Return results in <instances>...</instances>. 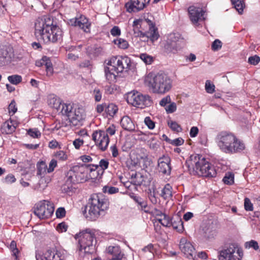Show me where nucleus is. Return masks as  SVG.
<instances>
[{
	"label": "nucleus",
	"instance_id": "obj_12",
	"mask_svg": "<svg viewBox=\"0 0 260 260\" xmlns=\"http://www.w3.org/2000/svg\"><path fill=\"white\" fill-rule=\"evenodd\" d=\"M92 138L96 145L101 150L105 151L107 149L109 143V138L105 131H95L92 133Z\"/></svg>",
	"mask_w": 260,
	"mask_h": 260
},
{
	"label": "nucleus",
	"instance_id": "obj_38",
	"mask_svg": "<svg viewBox=\"0 0 260 260\" xmlns=\"http://www.w3.org/2000/svg\"><path fill=\"white\" fill-rule=\"evenodd\" d=\"M27 134L33 138H40L41 136V132L36 128L28 129Z\"/></svg>",
	"mask_w": 260,
	"mask_h": 260
},
{
	"label": "nucleus",
	"instance_id": "obj_58",
	"mask_svg": "<svg viewBox=\"0 0 260 260\" xmlns=\"http://www.w3.org/2000/svg\"><path fill=\"white\" fill-rule=\"evenodd\" d=\"M134 201L138 204L141 208H145L146 205V202L140 198L139 197L135 196L134 197Z\"/></svg>",
	"mask_w": 260,
	"mask_h": 260
},
{
	"label": "nucleus",
	"instance_id": "obj_8",
	"mask_svg": "<svg viewBox=\"0 0 260 260\" xmlns=\"http://www.w3.org/2000/svg\"><path fill=\"white\" fill-rule=\"evenodd\" d=\"M242 250L236 245L230 244L229 247L218 252V260H241L243 257Z\"/></svg>",
	"mask_w": 260,
	"mask_h": 260
},
{
	"label": "nucleus",
	"instance_id": "obj_11",
	"mask_svg": "<svg viewBox=\"0 0 260 260\" xmlns=\"http://www.w3.org/2000/svg\"><path fill=\"white\" fill-rule=\"evenodd\" d=\"M184 44V39L180 34L172 33L168 37L165 49L167 53H176Z\"/></svg>",
	"mask_w": 260,
	"mask_h": 260
},
{
	"label": "nucleus",
	"instance_id": "obj_17",
	"mask_svg": "<svg viewBox=\"0 0 260 260\" xmlns=\"http://www.w3.org/2000/svg\"><path fill=\"white\" fill-rule=\"evenodd\" d=\"M37 260H62L60 252L56 248H52L47 250L42 256L36 254Z\"/></svg>",
	"mask_w": 260,
	"mask_h": 260
},
{
	"label": "nucleus",
	"instance_id": "obj_36",
	"mask_svg": "<svg viewBox=\"0 0 260 260\" xmlns=\"http://www.w3.org/2000/svg\"><path fill=\"white\" fill-rule=\"evenodd\" d=\"M102 91L99 88H95L92 93V96L96 102H99L102 100Z\"/></svg>",
	"mask_w": 260,
	"mask_h": 260
},
{
	"label": "nucleus",
	"instance_id": "obj_4",
	"mask_svg": "<svg viewBox=\"0 0 260 260\" xmlns=\"http://www.w3.org/2000/svg\"><path fill=\"white\" fill-rule=\"evenodd\" d=\"M216 143L220 149L226 153L241 152L245 148L244 143L235 135L221 132L216 137Z\"/></svg>",
	"mask_w": 260,
	"mask_h": 260
},
{
	"label": "nucleus",
	"instance_id": "obj_25",
	"mask_svg": "<svg viewBox=\"0 0 260 260\" xmlns=\"http://www.w3.org/2000/svg\"><path fill=\"white\" fill-rule=\"evenodd\" d=\"M122 127L127 131H133L135 129V126L132 119L128 116H124L120 122Z\"/></svg>",
	"mask_w": 260,
	"mask_h": 260
},
{
	"label": "nucleus",
	"instance_id": "obj_49",
	"mask_svg": "<svg viewBox=\"0 0 260 260\" xmlns=\"http://www.w3.org/2000/svg\"><path fill=\"white\" fill-rule=\"evenodd\" d=\"M84 143V141L82 139L77 138L73 141V144L76 149L79 150L83 145Z\"/></svg>",
	"mask_w": 260,
	"mask_h": 260
},
{
	"label": "nucleus",
	"instance_id": "obj_29",
	"mask_svg": "<svg viewBox=\"0 0 260 260\" xmlns=\"http://www.w3.org/2000/svg\"><path fill=\"white\" fill-rule=\"evenodd\" d=\"M161 197L165 200H169L172 197V187L168 183L161 190Z\"/></svg>",
	"mask_w": 260,
	"mask_h": 260
},
{
	"label": "nucleus",
	"instance_id": "obj_16",
	"mask_svg": "<svg viewBox=\"0 0 260 260\" xmlns=\"http://www.w3.org/2000/svg\"><path fill=\"white\" fill-rule=\"evenodd\" d=\"M171 158L168 155H163L157 161V169L163 174L169 175L171 171Z\"/></svg>",
	"mask_w": 260,
	"mask_h": 260
},
{
	"label": "nucleus",
	"instance_id": "obj_21",
	"mask_svg": "<svg viewBox=\"0 0 260 260\" xmlns=\"http://www.w3.org/2000/svg\"><path fill=\"white\" fill-rule=\"evenodd\" d=\"M64 180L63 190L67 192L71 191L72 189L73 185L77 183L72 169L67 172Z\"/></svg>",
	"mask_w": 260,
	"mask_h": 260
},
{
	"label": "nucleus",
	"instance_id": "obj_26",
	"mask_svg": "<svg viewBox=\"0 0 260 260\" xmlns=\"http://www.w3.org/2000/svg\"><path fill=\"white\" fill-rule=\"evenodd\" d=\"M47 102L51 107L57 110L60 109L62 105L60 99L54 94H51L48 96Z\"/></svg>",
	"mask_w": 260,
	"mask_h": 260
},
{
	"label": "nucleus",
	"instance_id": "obj_57",
	"mask_svg": "<svg viewBox=\"0 0 260 260\" xmlns=\"http://www.w3.org/2000/svg\"><path fill=\"white\" fill-rule=\"evenodd\" d=\"M260 61V58L257 55L252 56L249 57L248 62L253 65H256Z\"/></svg>",
	"mask_w": 260,
	"mask_h": 260
},
{
	"label": "nucleus",
	"instance_id": "obj_32",
	"mask_svg": "<svg viewBox=\"0 0 260 260\" xmlns=\"http://www.w3.org/2000/svg\"><path fill=\"white\" fill-rule=\"evenodd\" d=\"M118 108L117 106L113 104H107L106 109V114L107 115H109L110 117H113L115 114L117 112Z\"/></svg>",
	"mask_w": 260,
	"mask_h": 260
},
{
	"label": "nucleus",
	"instance_id": "obj_3",
	"mask_svg": "<svg viewBox=\"0 0 260 260\" xmlns=\"http://www.w3.org/2000/svg\"><path fill=\"white\" fill-rule=\"evenodd\" d=\"M109 205L108 200L102 193L93 194L85 207L83 214L88 220H95L100 216L101 211L108 209Z\"/></svg>",
	"mask_w": 260,
	"mask_h": 260
},
{
	"label": "nucleus",
	"instance_id": "obj_63",
	"mask_svg": "<svg viewBox=\"0 0 260 260\" xmlns=\"http://www.w3.org/2000/svg\"><path fill=\"white\" fill-rule=\"evenodd\" d=\"M67 229L68 225L64 222L59 223L56 227V230L59 232H66Z\"/></svg>",
	"mask_w": 260,
	"mask_h": 260
},
{
	"label": "nucleus",
	"instance_id": "obj_35",
	"mask_svg": "<svg viewBox=\"0 0 260 260\" xmlns=\"http://www.w3.org/2000/svg\"><path fill=\"white\" fill-rule=\"evenodd\" d=\"M114 43L118 46V47L122 49H127L129 46L127 41L123 39H118L114 40Z\"/></svg>",
	"mask_w": 260,
	"mask_h": 260
},
{
	"label": "nucleus",
	"instance_id": "obj_61",
	"mask_svg": "<svg viewBox=\"0 0 260 260\" xmlns=\"http://www.w3.org/2000/svg\"><path fill=\"white\" fill-rule=\"evenodd\" d=\"M111 34L114 37L119 36L121 34V30L117 26H114L110 30Z\"/></svg>",
	"mask_w": 260,
	"mask_h": 260
},
{
	"label": "nucleus",
	"instance_id": "obj_45",
	"mask_svg": "<svg viewBox=\"0 0 260 260\" xmlns=\"http://www.w3.org/2000/svg\"><path fill=\"white\" fill-rule=\"evenodd\" d=\"M45 69L46 71V75L47 76L50 77L53 74V69L52 64L49 59L48 62L45 63Z\"/></svg>",
	"mask_w": 260,
	"mask_h": 260
},
{
	"label": "nucleus",
	"instance_id": "obj_23",
	"mask_svg": "<svg viewBox=\"0 0 260 260\" xmlns=\"http://www.w3.org/2000/svg\"><path fill=\"white\" fill-rule=\"evenodd\" d=\"M140 37L142 38L146 37L147 39H149L152 42H153L158 39L159 35L157 31V28L154 26H151L149 27L148 31L145 32L141 31L140 32Z\"/></svg>",
	"mask_w": 260,
	"mask_h": 260
},
{
	"label": "nucleus",
	"instance_id": "obj_44",
	"mask_svg": "<svg viewBox=\"0 0 260 260\" xmlns=\"http://www.w3.org/2000/svg\"><path fill=\"white\" fill-rule=\"evenodd\" d=\"M10 248L12 252L13 255L15 256V259L18 260V254L19 250L17 248L16 243L14 241H12L10 245Z\"/></svg>",
	"mask_w": 260,
	"mask_h": 260
},
{
	"label": "nucleus",
	"instance_id": "obj_31",
	"mask_svg": "<svg viewBox=\"0 0 260 260\" xmlns=\"http://www.w3.org/2000/svg\"><path fill=\"white\" fill-rule=\"evenodd\" d=\"M132 182L135 185H141L144 182V177L140 173H135L132 175Z\"/></svg>",
	"mask_w": 260,
	"mask_h": 260
},
{
	"label": "nucleus",
	"instance_id": "obj_13",
	"mask_svg": "<svg viewBox=\"0 0 260 260\" xmlns=\"http://www.w3.org/2000/svg\"><path fill=\"white\" fill-rule=\"evenodd\" d=\"M150 0H129L125 4L126 11L128 13H137L143 10Z\"/></svg>",
	"mask_w": 260,
	"mask_h": 260
},
{
	"label": "nucleus",
	"instance_id": "obj_62",
	"mask_svg": "<svg viewBox=\"0 0 260 260\" xmlns=\"http://www.w3.org/2000/svg\"><path fill=\"white\" fill-rule=\"evenodd\" d=\"M48 147L51 149H55L58 148L61 149L59 143L56 140H52L49 142Z\"/></svg>",
	"mask_w": 260,
	"mask_h": 260
},
{
	"label": "nucleus",
	"instance_id": "obj_2",
	"mask_svg": "<svg viewBox=\"0 0 260 260\" xmlns=\"http://www.w3.org/2000/svg\"><path fill=\"white\" fill-rule=\"evenodd\" d=\"M186 165L191 175L205 177H214L216 175V171L213 165L199 154L191 155L186 161Z\"/></svg>",
	"mask_w": 260,
	"mask_h": 260
},
{
	"label": "nucleus",
	"instance_id": "obj_9",
	"mask_svg": "<svg viewBox=\"0 0 260 260\" xmlns=\"http://www.w3.org/2000/svg\"><path fill=\"white\" fill-rule=\"evenodd\" d=\"M54 207L48 200H43L37 203L34 207V213L40 219L50 218L53 214Z\"/></svg>",
	"mask_w": 260,
	"mask_h": 260
},
{
	"label": "nucleus",
	"instance_id": "obj_14",
	"mask_svg": "<svg viewBox=\"0 0 260 260\" xmlns=\"http://www.w3.org/2000/svg\"><path fill=\"white\" fill-rule=\"evenodd\" d=\"M179 248L181 252L189 259H193L196 256V249L192 243L185 238H182L180 241Z\"/></svg>",
	"mask_w": 260,
	"mask_h": 260
},
{
	"label": "nucleus",
	"instance_id": "obj_20",
	"mask_svg": "<svg viewBox=\"0 0 260 260\" xmlns=\"http://www.w3.org/2000/svg\"><path fill=\"white\" fill-rule=\"evenodd\" d=\"M71 22L74 26H79L85 32H87L90 31L91 24L85 16L81 15L79 17L73 19L71 20Z\"/></svg>",
	"mask_w": 260,
	"mask_h": 260
},
{
	"label": "nucleus",
	"instance_id": "obj_42",
	"mask_svg": "<svg viewBox=\"0 0 260 260\" xmlns=\"http://www.w3.org/2000/svg\"><path fill=\"white\" fill-rule=\"evenodd\" d=\"M245 247L246 248H252L255 250H257L259 249L258 243L256 241L253 240H251L248 242H246L245 243Z\"/></svg>",
	"mask_w": 260,
	"mask_h": 260
},
{
	"label": "nucleus",
	"instance_id": "obj_33",
	"mask_svg": "<svg viewBox=\"0 0 260 260\" xmlns=\"http://www.w3.org/2000/svg\"><path fill=\"white\" fill-rule=\"evenodd\" d=\"M47 172V166L44 161H41L37 165V175L42 176Z\"/></svg>",
	"mask_w": 260,
	"mask_h": 260
},
{
	"label": "nucleus",
	"instance_id": "obj_30",
	"mask_svg": "<svg viewBox=\"0 0 260 260\" xmlns=\"http://www.w3.org/2000/svg\"><path fill=\"white\" fill-rule=\"evenodd\" d=\"M114 71L112 68L110 69L108 67L105 68V75L107 80L110 83H115L116 80L117 75L112 71Z\"/></svg>",
	"mask_w": 260,
	"mask_h": 260
},
{
	"label": "nucleus",
	"instance_id": "obj_39",
	"mask_svg": "<svg viewBox=\"0 0 260 260\" xmlns=\"http://www.w3.org/2000/svg\"><path fill=\"white\" fill-rule=\"evenodd\" d=\"M8 81L12 84L17 85L20 83L22 81V77L21 76L14 75L9 76L8 77Z\"/></svg>",
	"mask_w": 260,
	"mask_h": 260
},
{
	"label": "nucleus",
	"instance_id": "obj_55",
	"mask_svg": "<svg viewBox=\"0 0 260 260\" xmlns=\"http://www.w3.org/2000/svg\"><path fill=\"white\" fill-rule=\"evenodd\" d=\"M106 106L107 104L105 103L101 104H98L95 108L96 112L99 114H101L104 111L106 113Z\"/></svg>",
	"mask_w": 260,
	"mask_h": 260
},
{
	"label": "nucleus",
	"instance_id": "obj_64",
	"mask_svg": "<svg viewBox=\"0 0 260 260\" xmlns=\"http://www.w3.org/2000/svg\"><path fill=\"white\" fill-rule=\"evenodd\" d=\"M66 210L64 208H59L56 211V215L57 218H62L66 215Z\"/></svg>",
	"mask_w": 260,
	"mask_h": 260
},
{
	"label": "nucleus",
	"instance_id": "obj_54",
	"mask_svg": "<svg viewBox=\"0 0 260 260\" xmlns=\"http://www.w3.org/2000/svg\"><path fill=\"white\" fill-rule=\"evenodd\" d=\"M221 42L220 40L216 39L212 43V49L214 51H217L220 49L221 48Z\"/></svg>",
	"mask_w": 260,
	"mask_h": 260
},
{
	"label": "nucleus",
	"instance_id": "obj_52",
	"mask_svg": "<svg viewBox=\"0 0 260 260\" xmlns=\"http://www.w3.org/2000/svg\"><path fill=\"white\" fill-rule=\"evenodd\" d=\"M1 55L6 59L8 62L10 61L11 58V54L9 52L7 48H3L1 50Z\"/></svg>",
	"mask_w": 260,
	"mask_h": 260
},
{
	"label": "nucleus",
	"instance_id": "obj_27",
	"mask_svg": "<svg viewBox=\"0 0 260 260\" xmlns=\"http://www.w3.org/2000/svg\"><path fill=\"white\" fill-rule=\"evenodd\" d=\"M50 181V178L48 176H43L41 177L38 183L35 186V189L40 191H43Z\"/></svg>",
	"mask_w": 260,
	"mask_h": 260
},
{
	"label": "nucleus",
	"instance_id": "obj_40",
	"mask_svg": "<svg viewBox=\"0 0 260 260\" xmlns=\"http://www.w3.org/2000/svg\"><path fill=\"white\" fill-rule=\"evenodd\" d=\"M140 57L146 64H150L153 61V57L146 53H142L140 54Z\"/></svg>",
	"mask_w": 260,
	"mask_h": 260
},
{
	"label": "nucleus",
	"instance_id": "obj_47",
	"mask_svg": "<svg viewBox=\"0 0 260 260\" xmlns=\"http://www.w3.org/2000/svg\"><path fill=\"white\" fill-rule=\"evenodd\" d=\"M144 123L150 129H153L155 127V122L152 120L151 118L149 116L146 117L145 118Z\"/></svg>",
	"mask_w": 260,
	"mask_h": 260
},
{
	"label": "nucleus",
	"instance_id": "obj_18",
	"mask_svg": "<svg viewBox=\"0 0 260 260\" xmlns=\"http://www.w3.org/2000/svg\"><path fill=\"white\" fill-rule=\"evenodd\" d=\"M189 18L194 24L198 23L199 21L203 20L204 11L200 8L196 7L193 6H190L188 9Z\"/></svg>",
	"mask_w": 260,
	"mask_h": 260
},
{
	"label": "nucleus",
	"instance_id": "obj_19",
	"mask_svg": "<svg viewBox=\"0 0 260 260\" xmlns=\"http://www.w3.org/2000/svg\"><path fill=\"white\" fill-rule=\"evenodd\" d=\"M161 217L162 218H159L158 219V221L164 226H172L174 229H176L178 232H182L183 229V222L181 219L178 218L179 226L176 225V222L172 221L171 218L164 214Z\"/></svg>",
	"mask_w": 260,
	"mask_h": 260
},
{
	"label": "nucleus",
	"instance_id": "obj_15",
	"mask_svg": "<svg viewBox=\"0 0 260 260\" xmlns=\"http://www.w3.org/2000/svg\"><path fill=\"white\" fill-rule=\"evenodd\" d=\"M84 116L85 114L83 109L79 107L77 105H75L74 110H73V112L70 114V117L69 120L72 125L77 126L84 118Z\"/></svg>",
	"mask_w": 260,
	"mask_h": 260
},
{
	"label": "nucleus",
	"instance_id": "obj_59",
	"mask_svg": "<svg viewBox=\"0 0 260 260\" xmlns=\"http://www.w3.org/2000/svg\"><path fill=\"white\" fill-rule=\"evenodd\" d=\"M176 104L175 103H171L165 108L168 113H172L176 110Z\"/></svg>",
	"mask_w": 260,
	"mask_h": 260
},
{
	"label": "nucleus",
	"instance_id": "obj_10",
	"mask_svg": "<svg viewBox=\"0 0 260 260\" xmlns=\"http://www.w3.org/2000/svg\"><path fill=\"white\" fill-rule=\"evenodd\" d=\"M131 60L127 56H112L110 58L108 64L112 67V69L117 73L127 71L130 68Z\"/></svg>",
	"mask_w": 260,
	"mask_h": 260
},
{
	"label": "nucleus",
	"instance_id": "obj_37",
	"mask_svg": "<svg viewBox=\"0 0 260 260\" xmlns=\"http://www.w3.org/2000/svg\"><path fill=\"white\" fill-rule=\"evenodd\" d=\"M102 191L104 193L112 194L117 193L119 189L114 186H105L103 187Z\"/></svg>",
	"mask_w": 260,
	"mask_h": 260
},
{
	"label": "nucleus",
	"instance_id": "obj_7",
	"mask_svg": "<svg viewBox=\"0 0 260 260\" xmlns=\"http://www.w3.org/2000/svg\"><path fill=\"white\" fill-rule=\"evenodd\" d=\"M125 99L128 104L141 109L150 106L152 104L151 98L148 94H143L135 90L127 92Z\"/></svg>",
	"mask_w": 260,
	"mask_h": 260
},
{
	"label": "nucleus",
	"instance_id": "obj_48",
	"mask_svg": "<svg viewBox=\"0 0 260 260\" xmlns=\"http://www.w3.org/2000/svg\"><path fill=\"white\" fill-rule=\"evenodd\" d=\"M117 89V86L114 84L106 85L105 86V92L107 94H113Z\"/></svg>",
	"mask_w": 260,
	"mask_h": 260
},
{
	"label": "nucleus",
	"instance_id": "obj_53",
	"mask_svg": "<svg viewBox=\"0 0 260 260\" xmlns=\"http://www.w3.org/2000/svg\"><path fill=\"white\" fill-rule=\"evenodd\" d=\"M16 180L15 176L12 174H9L5 177L4 182L7 184H11L15 182Z\"/></svg>",
	"mask_w": 260,
	"mask_h": 260
},
{
	"label": "nucleus",
	"instance_id": "obj_34",
	"mask_svg": "<svg viewBox=\"0 0 260 260\" xmlns=\"http://www.w3.org/2000/svg\"><path fill=\"white\" fill-rule=\"evenodd\" d=\"M54 156L58 160L64 161L68 159V156L66 151L59 150L54 154Z\"/></svg>",
	"mask_w": 260,
	"mask_h": 260
},
{
	"label": "nucleus",
	"instance_id": "obj_1",
	"mask_svg": "<svg viewBox=\"0 0 260 260\" xmlns=\"http://www.w3.org/2000/svg\"><path fill=\"white\" fill-rule=\"evenodd\" d=\"M53 20L47 16L38 18L35 24V35L45 43H54L60 41L63 32L60 28L53 25Z\"/></svg>",
	"mask_w": 260,
	"mask_h": 260
},
{
	"label": "nucleus",
	"instance_id": "obj_43",
	"mask_svg": "<svg viewBox=\"0 0 260 260\" xmlns=\"http://www.w3.org/2000/svg\"><path fill=\"white\" fill-rule=\"evenodd\" d=\"M205 90L207 93H212L215 91V85L210 81L207 80L205 83Z\"/></svg>",
	"mask_w": 260,
	"mask_h": 260
},
{
	"label": "nucleus",
	"instance_id": "obj_46",
	"mask_svg": "<svg viewBox=\"0 0 260 260\" xmlns=\"http://www.w3.org/2000/svg\"><path fill=\"white\" fill-rule=\"evenodd\" d=\"M168 125L174 131L179 132L182 129L181 126L176 121H170L168 122Z\"/></svg>",
	"mask_w": 260,
	"mask_h": 260
},
{
	"label": "nucleus",
	"instance_id": "obj_5",
	"mask_svg": "<svg viewBox=\"0 0 260 260\" xmlns=\"http://www.w3.org/2000/svg\"><path fill=\"white\" fill-rule=\"evenodd\" d=\"M145 82L149 89L154 93L165 94L172 87L171 80L167 76L162 74L148 76Z\"/></svg>",
	"mask_w": 260,
	"mask_h": 260
},
{
	"label": "nucleus",
	"instance_id": "obj_56",
	"mask_svg": "<svg viewBox=\"0 0 260 260\" xmlns=\"http://www.w3.org/2000/svg\"><path fill=\"white\" fill-rule=\"evenodd\" d=\"M109 162L107 159H102L100 162L99 164L98 165L99 167H100L103 170H105L108 169L109 167Z\"/></svg>",
	"mask_w": 260,
	"mask_h": 260
},
{
	"label": "nucleus",
	"instance_id": "obj_41",
	"mask_svg": "<svg viewBox=\"0 0 260 260\" xmlns=\"http://www.w3.org/2000/svg\"><path fill=\"white\" fill-rule=\"evenodd\" d=\"M234 176L232 173L226 174L223 177L222 181L223 182L228 185H232L234 183Z\"/></svg>",
	"mask_w": 260,
	"mask_h": 260
},
{
	"label": "nucleus",
	"instance_id": "obj_22",
	"mask_svg": "<svg viewBox=\"0 0 260 260\" xmlns=\"http://www.w3.org/2000/svg\"><path fill=\"white\" fill-rule=\"evenodd\" d=\"M72 169L75 174L77 183H82L86 180L87 172H85L84 167L83 165L75 166Z\"/></svg>",
	"mask_w": 260,
	"mask_h": 260
},
{
	"label": "nucleus",
	"instance_id": "obj_51",
	"mask_svg": "<svg viewBox=\"0 0 260 260\" xmlns=\"http://www.w3.org/2000/svg\"><path fill=\"white\" fill-rule=\"evenodd\" d=\"M244 208L246 211H252L253 209V204L250 199L247 198L244 199Z\"/></svg>",
	"mask_w": 260,
	"mask_h": 260
},
{
	"label": "nucleus",
	"instance_id": "obj_60",
	"mask_svg": "<svg viewBox=\"0 0 260 260\" xmlns=\"http://www.w3.org/2000/svg\"><path fill=\"white\" fill-rule=\"evenodd\" d=\"M57 166V160L52 159L49 165V168H47V173H51L53 171L54 168Z\"/></svg>",
	"mask_w": 260,
	"mask_h": 260
},
{
	"label": "nucleus",
	"instance_id": "obj_50",
	"mask_svg": "<svg viewBox=\"0 0 260 260\" xmlns=\"http://www.w3.org/2000/svg\"><path fill=\"white\" fill-rule=\"evenodd\" d=\"M8 109L9 112L11 115H13L17 112V108L16 106V103L14 100H13L9 104Z\"/></svg>",
	"mask_w": 260,
	"mask_h": 260
},
{
	"label": "nucleus",
	"instance_id": "obj_28",
	"mask_svg": "<svg viewBox=\"0 0 260 260\" xmlns=\"http://www.w3.org/2000/svg\"><path fill=\"white\" fill-rule=\"evenodd\" d=\"M75 104H62L61 106V112L62 115L67 116L69 119L70 114L73 112L74 107Z\"/></svg>",
	"mask_w": 260,
	"mask_h": 260
},
{
	"label": "nucleus",
	"instance_id": "obj_24",
	"mask_svg": "<svg viewBox=\"0 0 260 260\" xmlns=\"http://www.w3.org/2000/svg\"><path fill=\"white\" fill-rule=\"evenodd\" d=\"M17 123L11 120L5 122L1 128L3 134H11L14 132L16 128Z\"/></svg>",
	"mask_w": 260,
	"mask_h": 260
},
{
	"label": "nucleus",
	"instance_id": "obj_6",
	"mask_svg": "<svg viewBox=\"0 0 260 260\" xmlns=\"http://www.w3.org/2000/svg\"><path fill=\"white\" fill-rule=\"evenodd\" d=\"M80 245V250H84L85 252L91 253L90 249H93L95 239V232L93 230L86 229L80 232L75 236Z\"/></svg>",
	"mask_w": 260,
	"mask_h": 260
}]
</instances>
